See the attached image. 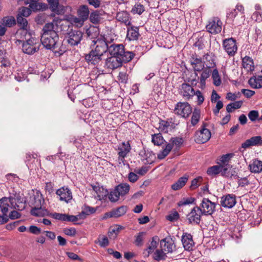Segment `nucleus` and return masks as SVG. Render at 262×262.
Wrapping results in <instances>:
<instances>
[{
	"mask_svg": "<svg viewBox=\"0 0 262 262\" xmlns=\"http://www.w3.org/2000/svg\"><path fill=\"white\" fill-rule=\"evenodd\" d=\"M59 36L57 32H52V33H43L40 41L41 43L47 49L52 50L57 48L59 41Z\"/></svg>",
	"mask_w": 262,
	"mask_h": 262,
	"instance_id": "nucleus-1",
	"label": "nucleus"
},
{
	"mask_svg": "<svg viewBox=\"0 0 262 262\" xmlns=\"http://www.w3.org/2000/svg\"><path fill=\"white\" fill-rule=\"evenodd\" d=\"M166 143L165 148L158 154L157 157L159 159L162 160L165 158L170 152L173 148V145L177 147H180L183 143V139L182 137H172L169 140V142Z\"/></svg>",
	"mask_w": 262,
	"mask_h": 262,
	"instance_id": "nucleus-2",
	"label": "nucleus"
},
{
	"mask_svg": "<svg viewBox=\"0 0 262 262\" xmlns=\"http://www.w3.org/2000/svg\"><path fill=\"white\" fill-rule=\"evenodd\" d=\"M192 112V108L188 102H178L174 107L175 114L183 118H188Z\"/></svg>",
	"mask_w": 262,
	"mask_h": 262,
	"instance_id": "nucleus-3",
	"label": "nucleus"
},
{
	"mask_svg": "<svg viewBox=\"0 0 262 262\" xmlns=\"http://www.w3.org/2000/svg\"><path fill=\"white\" fill-rule=\"evenodd\" d=\"M207 124L203 122L200 130L195 134V141L197 143H204L207 142L211 137L210 131L206 128Z\"/></svg>",
	"mask_w": 262,
	"mask_h": 262,
	"instance_id": "nucleus-4",
	"label": "nucleus"
},
{
	"mask_svg": "<svg viewBox=\"0 0 262 262\" xmlns=\"http://www.w3.org/2000/svg\"><path fill=\"white\" fill-rule=\"evenodd\" d=\"M224 49L230 56H233L237 51V46L235 39L233 37L226 38L223 41Z\"/></svg>",
	"mask_w": 262,
	"mask_h": 262,
	"instance_id": "nucleus-5",
	"label": "nucleus"
},
{
	"mask_svg": "<svg viewBox=\"0 0 262 262\" xmlns=\"http://www.w3.org/2000/svg\"><path fill=\"white\" fill-rule=\"evenodd\" d=\"M222 22L218 17H213L211 19L206 26L208 32L212 34L220 33L222 30Z\"/></svg>",
	"mask_w": 262,
	"mask_h": 262,
	"instance_id": "nucleus-6",
	"label": "nucleus"
},
{
	"mask_svg": "<svg viewBox=\"0 0 262 262\" xmlns=\"http://www.w3.org/2000/svg\"><path fill=\"white\" fill-rule=\"evenodd\" d=\"M94 45H96L94 49H92L95 53L99 54L102 57L104 54L108 50L109 47L104 38H98L97 40H93Z\"/></svg>",
	"mask_w": 262,
	"mask_h": 262,
	"instance_id": "nucleus-7",
	"label": "nucleus"
},
{
	"mask_svg": "<svg viewBox=\"0 0 262 262\" xmlns=\"http://www.w3.org/2000/svg\"><path fill=\"white\" fill-rule=\"evenodd\" d=\"M13 199L12 196L9 198L3 197L0 199V210L2 213L1 216L6 217L8 218L7 213L9 209H14L13 206Z\"/></svg>",
	"mask_w": 262,
	"mask_h": 262,
	"instance_id": "nucleus-8",
	"label": "nucleus"
},
{
	"mask_svg": "<svg viewBox=\"0 0 262 262\" xmlns=\"http://www.w3.org/2000/svg\"><path fill=\"white\" fill-rule=\"evenodd\" d=\"M216 206V204L209 199L203 198L200 207L204 215H212L215 211Z\"/></svg>",
	"mask_w": 262,
	"mask_h": 262,
	"instance_id": "nucleus-9",
	"label": "nucleus"
},
{
	"mask_svg": "<svg viewBox=\"0 0 262 262\" xmlns=\"http://www.w3.org/2000/svg\"><path fill=\"white\" fill-rule=\"evenodd\" d=\"M83 37V33L79 30H72L68 33L67 42L71 46L78 45Z\"/></svg>",
	"mask_w": 262,
	"mask_h": 262,
	"instance_id": "nucleus-10",
	"label": "nucleus"
},
{
	"mask_svg": "<svg viewBox=\"0 0 262 262\" xmlns=\"http://www.w3.org/2000/svg\"><path fill=\"white\" fill-rule=\"evenodd\" d=\"M202 215H204V214L201 211V207L197 206H195L187 215L189 224L195 223L196 224H199Z\"/></svg>",
	"mask_w": 262,
	"mask_h": 262,
	"instance_id": "nucleus-11",
	"label": "nucleus"
},
{
	"mask_svg": "<svg viewBox=\"0 0 262 262\" xmlns=\"http://www.w3.org/2000/svg\"><path fill=\"white\" fill-rule=\"evenodd\" d=\"M118 150V160L120 162H123L124 158L126 157L127 154L131 150L130 145L129 142H123L118 146L116 149Z\"/></svg>",
	"mask_w": 262,
	"mask_h": 262,
	"instance_id": "nucleus-12",
	"label": "nucleus"
},
{
	"mask_svg": "<svg viewBox=\"0 0 262 262\" xmlns=\"http://www.w3.org/2000/svg\"><path fill=\"white\" fill-rule=\"evenodd\" d=\"M179 94L187 100H189L195 95V91L191 85L183 83L179 89Z\"/></svg>",
	"mask_w": 262,
	"mask_h": 262,
	"instance_id": "nucleus-13",
	"label": "nucleus"
},
{
	"mask_svg": "<svg viewBox=\"0 0 262 262\" xmlns=\"http://www.w3.org/2000/svg\"><path fill=\"white\" fill-rule=\"evenodd\" d=\"M56 194L59 196V200L69 203L72 199L71 190L68 187H62L57 189Z\"/></svg>",
	"mask_w": 262,
	"mask_h": 262,
	"instance_id": "nucleus-14",
	"label": "nucleus"
},
{
	"mask_svg": "<svg viewBox=\"0 0 262 262\" xmlns=\"http://www.w3.org/2000/svg\"><path fill=\"white\" fill-rule=\"evenodd\" d=\"M236 203V196L233 194L224 195L221 198V205L224 208H231Z\"/></svg>",
	"mask_w": 262,
	"mask_h": 262,
	"instance_id": "nucleus-15",
	"label": "nucleus"
},
{
	"mask_svg": "<svg viewBox=\"0 0 262 262\" xmlns=\"http://www.w3.org/2000/svg\"><path fill=\"white\" fill-rule=\"evenodd\" d=\"M39 0H25L26 5L29 4V7L33 11H45L48 9V4L38 3Z\"/></svg>",
	"mask_w": 262,
	"mask_h": 262,
	"instance_id": "nucleus-16",
	"label": "nucleus"
},
{
	"mask_svg": "<svg viewBox=\"0 0 262 262\" xmlns=\"http://www.w3.org/2000/svg\"><path fill=\"white\" fill-rule=\"evenodd\" d=\"M253 146H262V138L261 136H257L252 137L243 142L242 144L241 147L246 149Z\"/></svg>",
	"mask_w": 262,
	"mask_h": 262,
	"instance_id": "nucleus-17",
	"label": "nucleus"
},
{
	"mask_svg": "<svg viewBox=\"0 0 262 262\" xmlns=\"http://www.w3.org/2000/svg\"><path fill=\"white\" fill-rule=\"evenodd\" d=\"M122 65L121 59L118 57L111 56L105 59V67L107 69L114 70L121 67Z\"/></svg>",
	"mask_w": 262,
	"mask_h": 262,
	"instance_id": "nucleus-18",
	"label": "nucleus"
},
{
	"mask_svg": "<svg viewBox=\"0 0 262 262\" xmlns=\"http://www.w3.org/2000/svg\"><path fill=\"white\" fill-rule=\"evenodd\" d=\"M181 241L183 247L186 250L190 251L192 250L193 247L194 245V242L191 234L183 233Z\"/></svg>",
	"mask_w": 262,
	"mask_h": 262,
	"instance_id": "nucleus-19",
	"label": "nucleus"
},
{
	"mask_svg": "<svg viewBox=\"0 0 262 262\" xmlns=\"http://www.w3.org/2000/svg\"><path fill=\"white\" fill-rule=\"evenodd\" d=\"M127 28L126 38L129 41L137 40L140 36L139 27L128 26Z\"/></svg>",
	"mask_w": 262,
	"mask_h": 262,
	"instance_id": "nucleus-20",
	"label": "nucleus"
},
{
	"mask_svg": "<svg viewBox=\"0 0 262 262\" xmlns=\"http://www.w3.org/2000/svg\"><path fill=\"white\" fill-rule=\"evenodd\" d=\"M116 19L127 26L131 25L132 17L130 14L126 11L118 12L116 15Z\"/></svg>",
	"mask_w": 262,
	"mask_h": 262,
	"instance_id": "nucleus-21",
	"label": "nucleus"
},
{
	"mask_svg": "<svg viewBox=\"0 0 262 262\" xmlns=\"http://www.w3.org/2000/svg\"><path fill=\"white\" fill-rule=\"evenodd\" d=\"M160 248L167 253H172L175 245L172 239L165 237L160 241Z\"/></svg>",
	"mask_w": 262,
	"mask_h": 262,
	"instance_id": "nucleus-22",
	"label": "nucleus"
},
{
	"mask_svg": "<svg viewBox=\"0 0 262 262\" xmlns=\"http://www.w3.org/2000/svg\"><path fill=\"white\" fill-rule=\"evenodd\" d=\"M190 63L193 66L195 72V76H198L196 72H201L204 69V64L201 58H197L196 56L192 55L190 59Z\"/></svg>",
	"mask_w": 262,
	"mask_h": 262,
	"instance_id": "nucleus-23",
	"label": "nucleus"
},
{
	"mask_svg": "<svg viewBox=\"0 0 262 262\" xmlns=\"http://www.w3.org/2000/svg\"><path fill=\"white\" fill-rule=\"evenodd\" d=\"M85 59L89 63L95 65L102 59V57L92 50L89 54H85Z\"/></svg>",
	"mask_w": 262,
	"mask_h": 262,
	"instance_id": "nucleus-24",
	"label": "nucleus"
},
{
	"mask_svg": "<svg viewBox=\"0 0 262 262\" xmlns=\"http://www.w3.org/2000/svg\"><path fill=\"white\" fill-rule=\"evenodd\" d=\"M143 161H145V164H152L154 162L155 156L154 152L148 150L143 149L139 154Z\"/></svg>",
	"mask_w": 262,
	"mask_h": 262,
	"instance_id": "nucleus-25",
	"label": "nucleus"
},
{
	"mask_svg": "<svg viewBox=\"0 0 262 262\" xmlns=\"http://www.w3.org/2000/svg\"><path fill=\"white\" fill-rule=\"evenodd\" d=\"M123 47L122 44H113L109 47L108 52L111 56L119 57L123 52Z\"/></svg>",
	"mask_w": 262,
	"mask_h": 262,
	"instance_id": "nucleus-26",
	"label": "nucleus"
},
{
	"mask_svg": "<svg viewBox=\"0 0 262 262\" xmlns=\"http://www.w3.org/2000/svg\"><path fill=\"white\" fill-rule=\"evenodd\" d=\"M77 15L81 20L83 21L88 19L90 15V11L86 5L80 6L77 10Z\"/></svg>",
	"mask_w": 262,
	"mask_h": 262,
	"instance_id": "nucleus-27",
	"label": "nucleus"
},
{
	"mask_svg": "<svg viewBox=\"0 0 262 262\" xmlns=\"http://www.w3.org/2000/svg\"><path fill=\"white\" fill-rule=\"evenodd\" d=\"M135 56V54L133 52L125 51L124 46L123 47V52H121V55L118 58L121 59V62L127 63L130 61Z\"/></svg>",
	"mask_w": 262,
	"mask_h": 262,
	"instance_id": "nucleus-28",
	"label": "nucleus"
},
{
	"mask_svg": "<svg viewBox=\"0 0 262 262\" xmlns=\"http://www.w3.org/2000/svg\"><path fill=\"white\" fill-rule=\"evenodd\" d=\"M200 77L198 78L200 79L201 84L200 88L203 89L205 88L206 85V80L209 77L211 73V70L210 68H206L203 69L201 71Z\"/></svg>",
	"mask_w": 262,
	"mask_h": 262,
	"instance_id": "nucleus-29",
	"label": "nucleus"
},
{
	"mask_svg": "<svg viewBox=\"0 0 262 262\" xmlns=\"http://www.w3.org/2000/svg\"><path fill=\"white\" fill-rule=\"evenodd\" d=\"M188 180V176L186 174L180 178L176 182L171 185V189L173 190H178L181 189L185 185Z\"/></svg>",
	"mask_w": 262,
	"mask_h": 262,
	"instance_id": "nucleus-30",
	"label": "nucleus"
},
{
	"mask_svg": "<svg viewBox=\"0 0 262 262\" xmlns=\"http://www.w3.org/2000/svg\"><path fill=\"white\" fill-rule=\"evenodd\" d=\"M242 66L248 72L253 71L254 70L253 60L249 56H246L242 59Z\"/></svg>",
	"mask_w": 262,
	"mask_h": 262,
	"instance_id": "nucleus-31",
	"label": "nucleus"
},
{
	"mask_svg": "<svg viewBox=\"0 0 262 262\" xmlns=\"http://www.w3.org/2000/svg\"><path fill=\"white\" fill-rule=\"evenodd\" d=\"M248 83L253 89H259L262 87V76H253L248 80Z\"/></svg>",
	"mask_w": 262,
	"mask_h": 262,
	"instance_id": "nucleus-32",
	"label": "nucleus"
},
{
	"mask_svg": "<svg viewBox=\"0 0 262 262\" xmlns=\"http://www.w3.org/2000/svg\"><path fill=\"white\" fill-rule=\"evenodd\" d=\"M86 34L90 39H94L97 38L99 35V29L94 26L90 27L86 30Z\"/></svg>",
	"mask_w": 262,
	"mask_h": 262,
	"instance_id": "nucleus-33",
	"label": "nucleus"
},
{
	"mask_svg": "<svg viewBox=\"0 0 262 262\" xmlns=\"http://www.w3.org/2000/svg\"><path fill=\"white\" fill-rule=\"evenodd\" d=\"M22 50L24 53L31 55L33 54L39 50L38 46H32L29 43L24 42L22 46Z\"/></svg>",
	"mask_w": 262,
	"mask_h": 262,
	"instance_id": "nucleus-34",
	"label": "nucleus"
},
{
	"mask_svg": "<svg viewBox=\"0 0 262 262\" xmlns=\"http://www.w3.org/2000/svg\"><path fill=\"white\" fill-rule=\"evenodd\" d=\"M251 172L253 173H259L262 171V161L258 160L253 161L252 163L249 165Z\"/></svg>",
	"mask_w": 262,
	"mask_h": 262,
	"instance_id": "nucleus-35",
	"label": "nucleus"
},
{
	"mask_svg": "<svg viewBox=\"0 0 262 262\" xmlns=\"http://www.w3.org/2000/svg\"><path fill=\"white\" fill-rule=\"evenodd\" d=\"M116 190H118V194L121 196H123L127 194L130 189V186L127 183H120L116 186Z\"/></svg>",
	"mask_w": 262,
	"mask_h": 262,
	"instance_id": "nucleus-36",
	"label": "nucleus"
},
{
	"mask_svg": "<svg viewBox=\"0 0 262 262\" xmlns=\"http://www.w3.org/2000/svg\"><path fill=\"white\" fill-rule=\"evenodd\" d=\"M204 59L207 62V66L208 68H213L215 66V56L212 53H208L204 55Z\"/></svg>",
	"mask_w": 262,
	"mask_h": 262,
	"instance_id": "nucleus-37",
	"label": "nucleus"
},
{
	"mask_svg": "<svg viewBox=\"0 0 262 262\" xmlns=\"http://www.w3.org/2000/svg\"><path fill=\"white\" fill-rule=\"evenodd\" d=\"M223 165H214L208 168L207 173L209 176H215L221 173Z\"/></svg>",
	"mask_w": 262,
	"mask_h": 262,
	"instance_id": "nucleus-38",
	"label": "nucleus"
},
{
	"mask_svg": "<svg viewBox=\"0 0 262 262\" xmlns=\"http://www.w3.org/2000/svg\"><path fill=\"white\" fill-rule=\"evenodd\" d=\"M127 211V207L125 206H121L117 208L112 210L111 216H114V217L117 218L124 215Z\"/></svg>",
	"mask_w": 262,
	"mask_h": 262,
	"instance_id": "nucleus-39",
	"label": "nucleus"
},
{
	"mask_svg": "<svg viewBox=\"0 0 262 262\" xmlns=\"http://www.w3.org/2000/svg\"><path fill=\"white\" fill-rule=\"evenodd\" d=\"M159 241V238L158 236H155L152 237V240L150 242V245L147 247L146 250L148 252V256L152 253L154 250L156 249L158 245V242Z\"/></svg>",
	"mask_w": 262,
	"mask_h": 262,
	"instance_id": "nucleus-40",
	"label": "nucleus"
},
{
	"mask_svg": "<svg viewBox=\"0 0 262 262\" xmlns=\"http://www.w3.org/2000/svg\"><path fill=\"white\" fill-rule=\"evenodd\" d=\"M12 199H13V201H13V206L14 209H17L18 210H22L25 208V205H23V201L21 200L20 196L17 195L15 197L12 196Z\"/></svg>",
	"mask_w": 262,
	"mask_h": 262,
	"instance_id": "nucleus-41",
	"label": "nucleus"
},
{
	"mask_svg": "<svg viewBox=\"0 0 262 262\" xmlns=\"http://www.w3.org/2000/svg\"><path fill=\"white\" fill-rule=\"evenodd\" d=\"M2 21L3 25L7 27H11L16 24L15 18L12 16L4 17Z\"/></svg>",
	"mask_w": 262,
	"mask_h": 262,
	"instance_id": "nucleus-42",
	"label": "nucleus"
},
{
	"mask_svg": "<svg viewBox=\"0 0 262 262\" xmlns=\"http://www.w3.org/2000/svg\"><path fill=\"white\" fill-rule=\"evenodd\" d=\"M151 141L154 144V145L158 146L161 145L164 143V142H165L161 133L155 134L152 135Z\"/></svg>",
	"mask_w": 262,
	"mask_h": 262,
	"instance_id": "nucleus-43",
	"label": "nucleus"
},
{
	"mask_svg": "<svg viewBox=\"0 0 262 262\" xmlns=\"http://www.w3.org/2000/svg\"><path fill=\"white\" fill-rule=\"evenodd\" d=\"M200 110L194 108L191 119V124L192 126H195L199 122L200 118Z\"/></svg>",
	"mask_w": 262,
	"mask_h": 262,
	"instance_id": "nucleus-44",
	"label": "nucleus"
},
{
	"mask_svg": "<svg viewBox=\"0 0 262 262\" xmlns=\"http://www.w3.org/2000/svg\"><path fill=\"white\" fill-rule=\"evenodd\" d=\"M46 212H48L47 210H43L41 207L32 208L30 211V213L34 216H43L46 215Z\"/></svg>",
	"mask_w": 262,
	"mask_h": 262,
	"instance_id": "nucleus-45",
	"label": "nucleus"
},
{
	"mask_svg": "<svg viewBox=\"0 0 262 262\" xmlns=\"http://www.w3.org/2000/svg\"><path fill=\"white\" fill-rule=\"evenodd\" d=\"M161 248V249H157L155 251L154 254L153 258L157 261H160L161 260H165L166 256V253H164Z\"/></svg>",
	"mask_w": 262,
	"mask_h": 262,
	"instance_id": "nucleus-46",
	"label": "nucleus"
},
{
	"mask_svg": "<svg viewBox=\"0 0 262 262\" xmlns=\"http://www.w3.org/2000/svg\"><path fill=\"white\" fill-rule=\"evenodd\" d=\"M145 10L144 6L139 3H137L133 7L131 12L136 14L141 15Z\"/></svg>",
	"mask_w": 262,
	"mask_h": 262,
	"instance_id": "nucleus-47",
	"label": "nucleus"
},
{
	"mask_svg": "<svg viewBox=\"0 0 262 262\" xmlns=\"http://www.w3.org/2000/svg\"><path fill=\"white\" fill-rule=\"evenodd\" d=\"M48 3V7L51 11L55 13H57L59 11L58 6L59 5V0H47Z\"/></svg>",
	"mask_w": 262,
	"mask_h": 262,
	"instance_id": "nucleus-48",
	"label": "nucleus"
},
{
	"mask_svg": "<svg viewBox=\"0 0 262 262\" xmlns=\"http://www.w3.org/2000/svg\"><path fill=\"white\" fill-rule=\"evenodd\" d=\"M90 20L94 24H98L100 20V15L99 11L95 10L92 12L90 15Z\"/></svg>",
	"mask_w": 262,
	"mask_h": 262,
	"instance_id": "nucleus-49",
	"label": "nucleus"
},
{
	"mask_svg": "<svg viewBox=\"0 0 262 262\" xmlns=\"http://www.w3.org/2000/svg\"><path fill=\"white\" fill-rule=\"evenodd\" d=\"M56 47L57 48H55L53 51L55 54H58L59 56L63 55V54L67 51L66 46L63 45L62 42L59 41V40L58 41Z\"/></svg>",
	"mask_w": 262,
	"mask_h": 262,
	"instance_id": "nucleus-50",
	"label": "nucleus"
},
{
	"mask_svg": "<svg viewBox=\"0 0 262 262\" xmlns=\"http://www.w3.org/2000/svg\"><path fill=\"white\" fill-rule=\"evenodd\" d=\"M93 189L98 194L99 197L106 196L108 194V191L107 189H104L102 187L99 186H93Z\"/></svg>",
	"mask_w": 262,
	"mask_h": 262,
	"instance_id": "nucleus-51",
	"label": "nucleus"
},
{
	"mask_svg": "<svg viewBox=\"0 0 262 262\" xmlns=\"http://www.w3.org/2000/svg\"><path fill=\"white\" fill-rule=\"evenodd\" d=\"M212 78L213 81V84L215 86H219L221 84V80L219 74L218 70L215 69L212 72Z\"/></svg>",
	"mask_w": 262,
	"mask_h": 262,
	"instance_id": "nucleus-52",
	"label": "nucleus"
},
{
	"mask_svg": "<svg viewBox=\"0 0 262 262\" xmlns=\"http://www.w3.org/2000/svg\"><path fill=\"white\" fill-rule=\"evenodd\" d=\"M118 193V190H116V187H115V189L112 191H111L110 193H108L107 195H108V199L110 201L112 202H117L120 196Z\"/></svg>",
	"mask_w": 262,
	"mask_h": 262,
	"instance_id": "nucleus-53",
	"label": "nucleus"
},
{
	"mask_svg": "<svg viewBox=\"0 0 262 262\" xmlns=\"http://www.w3.org/2000/svg\"><path fill=\"white\" fill-rule=\"evenodd\" d=\"M205 37L204 35L198 37L194 46L198 47L199 50L203 49L205 47V43L206 42Z\"/></svg>",
	"mask_w": 262,
	"mask_h": 262,
	"instance_id": "nucleus-54",
	"label": "nucleus"
},
{
	"mask_svg": "<svg viewBox=\"0 0 262 262\" xmlns=\"http://www.w3.org/2000/svg\"><path fill=\"white\" fill-rule=\"evenodd\" d=\"M84 137L80 138L79 139L75 138L74 137H71L69 139V142L70 143H73L77 148L81 149L82 142Z\"/></svg>",
	"mask_w": 262,
	"mask_h": 262,
	"instance_id": "nucleus-55",
	"label": "nucleus"
},
{
	"mask_svg": "<svg viewBox=\"0 0 262 262\" xmlns=\"http://www.w3.org/2000/svg\"><path fill=\"white\" fill-rule=\"evenodd\" d=\"M47 216H50L55 220H60L62 221H66V214L59 213H49L47 214Z\"/></svg>",
	"mask_w": 262,
	"mask_h": 262,
	"instance_id": "nucleus-56",
	"label": "nucleus"
},
{
	"mask_svg": "<svg viewBox=\"0 0 262 262\" xmlns=\"http://www.w3.org/2000/svg\"><path fill=\"white\" fill-rule=\"evenodd\" d=\"M16 21L20 28L24 29V28H27L28 21L24 17L17 16Z\"/></svg>",
	"mask_w": 262,
	"mask_h": 262,
	"instance_id": "nucleus-57",
	"label": "nucleus"
},
{
	"mask_svg": "<svg viewBox=\"0 0 262 262\" xmlns=\"http://www.w3.org/2000/svg\"><path fill=\"white\" fill-rule=\"evenodd\" d=\"M31 8L23 7L19 9L18 13L17 16H21V17H28L31 13Z\"/></svg>",
	"mask_w": 262,
	"mask_h": 262,
	"instance_id": "nucleus-58",
	"label": "nucleus"
},
{
	"mask_svg": "<svg viewBox=\"0 0 262 262\" xmlns=\"http://www.w3.org/2000/svg\"><path fill=\"white\" fill-rule=\"evenodd\" d=\"M55 26L53 23H49L46 24L42 29L43 31V33L50 34L52 33V32H56L54 30Z\"/></svg>",
	"mask_w": 262,
	"mask_h": 262,
	"instance_id": "nucleus-59",
	"label": "nucleus"
},
{
	"mask_svg": "<svg viewBox=\"0 0 262 262\" xmlns=\"http://www.w3.org/2000/svg\"><path fill=\"white\" fill-rule=\"evenodd\" d=\"M123 229L124 227L122 226L117 225L113 229L110 230L108 233V235L109 237H111V236H112L113 234L114 233V237H116L120 231Z\"/></svg>",
	"mask_w": 262,
	"mask_h": 262,
	"instance_id": "nucleus-60",
	"label": "nucleus"
},
{
	"mask_svg": "<svg viewBox=\"0 0 262 262\" xmlns=\"http://www.w3.org/2000/svg\"><path fill=\"white\" fill-rule=\"evenodd\" d=\"M82 214H84L86 217L88 215L94 213L96 211V209L85 205L82 209Z\"/></svg>",
	"mask_w": 262,
	"mask_h": 262,
	"instance_id": "nucleus-61",
	"label": "nucleus"
},
{
	"mask_svg": "<svg viewBox=\"0 0 262 262\" xmlns=\"http://www.w3.org/2000/svg\"><path fill=\"white\" fill-rule=\"evenodd\" d=\"M169 124L168 122L162 119L160 120L159 121V126L158 127V129L161 132H164L165 133H167L168 132V127L169 126Z\"/></svg>",
	"mask_w": 262,
	"mask_h": 262,
	"instance_id": "nucleus-62",
	"label": "nucleus"
},
{
	"mask_svg": "<svg viewBox=\"0 0 262 262\" xmlns=\"http://www.w3.org/2000/svg\"><path fill=\"white\" fill-rule=\"evenodd\" d=\"M144 232H141L137 234L135 236V244L138 247H141L143 245V235Z\"/></svg>",
	"mask_w": 262,
	"mask_h": 262,
	"instance_id": "nucleus-63",
	"label": "nucleus"
},
{
	"mask_svg": "<svg viewBox=\"0 0 262 262\" xmlns=\"http://www.w3.org/2000/svg\"><path fill=\"white\" fill-rule=\"evenodd\" d=\"M248 116L249 119L252 121L254 122L256 120L260 121L259 120V113L257 111L252 110L249 112L248 113Z\"/></svg>",
	"mask_w": 262,
	"mask_h": 262,
	"instance_id": "nucleus-64",
	"label": "nucleus"
}]
</instances>
